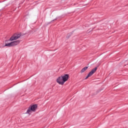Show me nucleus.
<instances>
[{
    "mask_svg": "<svg viewBox=\"0 0 128 128\" xmlns=\"http://www.w3.org/2000/svg\"><path fill=\"white\" fill-rule=\"evenodd\" d=\"M88 78H90V76H88V75L85 80H87Z\"/></svg>",
    "mask_w": 128,
    "mask_h": 128,
    "instance_id": "nucleus-8",
    "label": "nucleus"
},
{
    "mask_svg": "<svg viewBox=\"0 0 128 128\" xmlns=\"http://www.w3.org/2000/svg\"><path fill=\"white\" fill-rule=\"evenodd\" d=\"M20 38V34H14L10 38V40L12 42V40H16Z\"/></svg>",
    "mask_w": 128,
    "mask_h": 128,
    "instance_id": "nucleus-3",
    "label": "nucleus"
},
{
    "mask_svg": "<svg viewBox=\"0 0 128 128\" xmlns=\"http://www.w3.org/2000/svg\"><path fill=\"white\" fill-rule=\"evenodd\" d=\"M32 110L29 107L28 109L26 111V114H32Z\"/></svg>",
    "mask_w": 128,
    "mask_h": 128,
    "instance_id": "nucleus-7",
    "label": "nucleus"
},
{
    "mask_svg": "<svg viewBox=\"0 0 128 128\" xmlns=\"http://www.w3.org/2000/svg\"><path fill=\"white\" fill-rule=\"evenodd\" d=\"M68 78H70V76L68 74L62 75L56 78V82L61 86H64V82L68 80Z\"/></svg>",
    "mask_w": 128,
    "mask_h": 128,
    "instance_id": "nucleus-1",
    "label": "nucleus"
},
{
    "mask_svg": "<svg viewBox=\"0 0 128 128\" xmlns=\"http://www.w3.org/2000/svg\"><path fill=\"white\" fill-rule=\"evenodd\" d=\"M88 66H86V67L84 68L80 71L81 74L84 72H86V70H88Z\"/></svg>",
    "mask_w": 128,
    "mask_h": 128,
    "instance_id": "nucleus-6",
    "label": "nucleus"
},
{
    "mask_svg": "<svg viewBox=\"0 0 128 128\" xmlns=\"http://www.w3.org/2000/svg\"><path fill=\"white\" fill-rule=\"evenodd\" d=\"M29 108H30L32 110V112H35L36 110V108H38V106L36 104H34Z\"/></svg>",
    "mask_w": 128,
    "mask_h": 128,
    "instance_id": "nucleus-5",
    "label": "nucleus"
},
{
    "mask_svg": "<svg viewBox=\"0 0 128 128\" xmlns=\"http://www.w3.org/2000/svg\"><path fill=\"white\" fill-rule=\"evenodd\" d=\"M98 70V68H94L92 69L91 72H89V74H88V76H92V74L96 72V70Z\"/></svg>",
    "mask_w": 128,
    "mask_h": 128,
    "instance_id": "nucleus-4",
    "label": "nucleus"
},
{
    "mask_svg": "<svg viewBox=\"0 0 128 128\" xmlns=\"http://www.w3.org/2000/svg\"><path fill=\"white\" fill-rule=\"evenodd\" d=\"M20 41L19 40H16L14 42H12L10 43L6 44L4 46H8L9 48H10V46H18L20 43Z\"/></svg>",
    "mask_w": 128,
    "mask_h": 128,
    "instance_id": "nucleus-2",
    "label": "nucleus"
}]
</instances>
